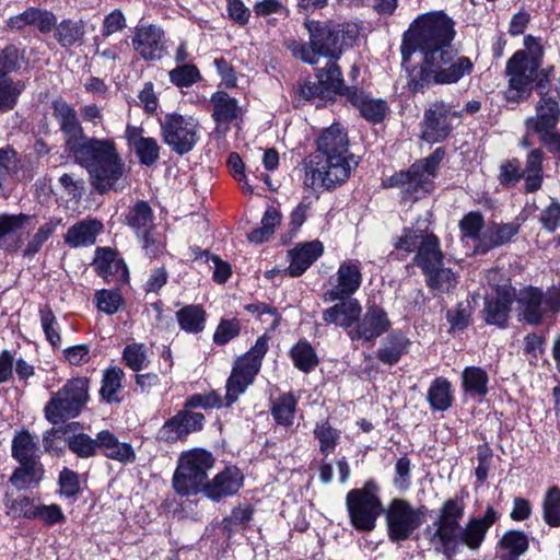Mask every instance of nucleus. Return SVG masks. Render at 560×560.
<instances>
[{
  "label": "nucleus",
  "mask_w": 560,
  "mask_h": 560,
  "mask_svg": "<svg viewBox=\"0 0 560 560\" xmlns=\"http://www.w3.org/2000/svg\"><path fill=\"white\" fill-rule=\"evenodd\" d=\"M454 36V22L441 11L421 14L410 24L402 36V62H408L416 51L422 55L421 63L408 70L407 84L412 92H423L433 84L456 83L470 73V59L457 56L452 48Z\"/></svg>",
  "instance_id": "f257e3e1"
},
{
  "label": "nucleus",
  "mask_w": 560,
  "mask_h": 560,
  "mask_svg": "<svg viewBox=\"0 0 560 560\" xmlns=\"http://www.w3.org/2000/svg\"><path fill=\"white\" fill-rule=\"evenodd\" d=\"M67 153L86 171L96 191L105 194L125 187L126 165L113 138L85 136Z\"/></svg>",
  "instance_id": "f03ea898"
},
{
  "label": "nucleus",
  "mask_w": 560,
  "mask_h": 560,
  "mask_svg": "<svg viewBox=\"0 0 560 560\" xmlns=\"http://www.w3.org/2000/svg\"><path fill=\"white\" fill-rule=\"evenodd\" d=\"M442 159L443 152L436 149L430 156L413 163L407 171L388 177L385 185L399 188L402 199L417 201L433 190V180Z\"/></svg>",
  "instance_id": "7ed1b4c3"
},
{
  "label": "nucleus",
  "mask_w": 560,
  "mask_h": 560,
  "mask_svg": "<svg viewBox=\"0 0 560 560\" xmlns=\"http://www.w3.org/2000/svg\"><path fill=\"white\" fill-rule=\"evenodd\" d=\"M509 77L506 98L513 102L526 100L533 90L534 83L539 94L547 90V74L540 70V62L528 60L527 52L516 51L508 60L505 68Z\"/></svg>",
  "instance_id": "20e7f679"
},
{
  "label": "nucleus",
  "mask_w": 560,
  "mask_h": 560,
  "mask_svg": "<svg viewBox=\"0 0 560 560\" xmlns=\"http://www.w3.org/2000/svg\"><path fill=\"white\" fill-rule=\"evenodd\" d=\"M213 465V455L203 448L183 452L173 476L174 490L180 495H191L202 491L208 472Z\"/></svg>",
  "instance_id": "39448f33"
},
{
  "label": "nucleus",
  "mask_w": 560,
  "mask_h": 560,
  "mask_svg": "<svg viewBox=\"0 0 560 560\" xmlns=\"http://www.w3.org/2000/svg\"><path fill=\"white\" fill-rule=\"evenodd\" d=\"M358 164L355 155L315 156L306 167L304 184L313 189H334L349 179Z\"/></svg>",
  "instance_id": "423d86ee"
},
{
  "label": "nucleus",
  "mask_w": 560,
  "mask_h": 560,
  "mask_svg": "<svg viewBox=\"0 0 560 560\" xmlns=\"http://www.w3.org/2000/svg\"><path fill=\"white\" fill-rule=\"evenodd\" d=\"M268 350V338L259 337L255 345L234 362L226 381L225 407L232 406L254 383L261 368V361Z\"/></svg>",
  "instance_id": "0eeeda50"
},
{
  "label": "nucleus",
  "mask_w": 560,
  "mask_h": 560,
  "mask_svg": "<svg viewBox=\"0 0 560 560\" xmlns=\"http://www.w3.org/2000/svg\"><path fill=\"white\" fill-rule=\"evenodd\" d=\"M380 488L374 480H369L360 489H352L346 495V506L352 526L361 532H371L376 520L384 513L378 495Z\"/></svg>",
  "instance_id": "6e6552de"
},
{
  "label": "nucleus",
  "mask_w": 560,
  "mask_h": 560,
  "mask_svg": "<svg viewBox=\"0 0 560 560\" xmlns=\"http://www.w3.org/2000/svg\"><path fill=\"white\" fill-rule=\"evenodd\" d=\"M89 401V380L74 377L69 380L61 389L54 393L45 406V417L57 424L66 418H75Z\"/></svg>",
  "instance_id": "1a4fd4ad"
},
{
  "label": "nucleus",
  "mask_w": 560,
  "mask_h": 560,
  "mask_svg": "<svg viewBox=\"0 0 560 560\" xmlns=\"http://www.w3.org/2000/svg\"><path fill=\"white\" fill-rule=\"evenodd\" d=\"M521 320L537 326L545 318L560 312V288L551 287L547 291L527 287L516 296Z\"/></svg>",
  "instance_id": "9d476101"
},
{
  "label": "nucleus",
  "mask_w": 560,
  "mask_h": 560,
  "mask_svg": "<svg viewBox=\"0 0 560 560\" xmlns=\"http://www.w3.org/2000/svg\"><path fill=\"white\" fill-rule=\"evenodd\" d=\"M387 536L392 542L411 537L424 522L422 508H415L404 499H393L384 510Z\"/></svg>",
  "instance_id": "9b49d317"
},
{
  "label": "nucleus",
  "mask_w": 560,
  "mask_h": 560,
  "mask_svg": "<svg viewBox=\"0 0 560 560\" xmlns=\"http://www.w3.org/2000/svg\"><path fill=\"white\" fill-rule=\"evenodd\" d=\"M465 514V502L463 494L447 499L439 510L438 517L433 523L434 530L427 529L431 545L440 552L443 547L454 545L455 534L459 530L460 521Z\"/></svg>",
  "instance_id": "f8f14e48"
},
{
  "label": "nucleus",
  "mask_w": 560,
  "mask_h": 560,
  "mask_svg": "<svg viewBox=\"0 0 560 560\" xmlns=\"http://www.w3.org/2000/svg\"><path fill=\"white\" fill-rule=\"evenodd\" d=\"M160 125L164 143L178 154L188 153L198 141V122L190 116L167 114Z\"/></svg>",
  "instance_id": "ddd939ff"
},
{
  "label": "nucleus",
  "mask_w": 560,
  "mask_h": 560,
  "mask_svg": "<svg viewBox=\"0 0 560 560\" xmlns=\"http://www.w3.org/2000/svg\"><path fill=\"white\" fill-rule=\"evenodd\" d=\"M497 520L498 512L492 506H488L482 517H472L464 527L460 526L459 530L455 534L454 545L450 548L443 547L440 552L444 553L447 558H452L458 552L460 546H466L471 550L479 549L488 529Z\"/></svg>",
  "instance_id": "4468645a"
},
{
  "label": "nucleus",
  "mask_w": 560,
  "mask_h": 560,
  "mask_svg": "<svg viewBox=\"0 0 560 560\" xmlns=\"http://www.w3.org/2000/svg\"><path fill=\"white\" fill-rule=\"evenodd\" d=\"M305 26L310 34V43L322 57L338 59L342 51L343 26L334 21L319 23L306 21Z\"/></svg>",
  "instance_id": "2eb2a0df"
},
{
  "label": "nucleus",
  "mask_w": 560,
  "mask_h": 560,
  "mask_svg": "<svg viewBox=\"0 0 560 560\" xmlns=\"http://www.w3.org/2000/svg\"><path fill=\"white\" fill-rule=\"evenodd\" d=\"M459 114L451 109L448 104L436 102L424 112L421 133L422 139L429 143H438L447 138L453 129L454 120Z\"/></svg>",
  "instance_id": "dca6fc26"
},
{
  "label": "nucleus",
  "mask_w": 560,
  "mask_h": 560,
  "mask_svg": "<svg viewBox=\"0 0 560 560\" xmlns=\"http://www.w3.org/2000/svg\"><path fill=\"white\" fill-rule=\"evenodd\" d=\"M515 299V289L508 279L491 285V290L487 292L485 298L483 312L487 324L504 327Z\"/></svg>",
  "instance_id": "f3484780"
},
{
  "label": "nucleus",
  "mask_w": 560,
  "mask_h": 560,
  "mask_svg": "<svg viewBox=\"0 0 560 560\" xmlns=\"http://www.w3.org/2000/svg\"><path fill=\"white\" fill-rule=\"evenodd\" d=\"M205 416L201 412L183 409L171 417L158 432V439L167 443L185 440L189 434L203 428Z\"/></svg>",
  "instance_id": "a211bd4d"
},
{
  "label": "nucleus",
  "mask_w": 560,
  "mask_h": 560,
  "mask_svg": "<svg viewBox=\"0 0 560 560\" xmlns=\"http://www.w3.org/2000/svg\"><path fill=\"white\" fill-rule=\"evenodd\" d=\"M361 282L360 261L353 259L342 261L337 270L336 284L323 295L324 302L331 303L339 299L351 298L359 290Z\"/></svg>",
  "instance_id": "6ab92c4d"
},
{
  "label": "nucleus",
  "mask_w": 560,
  "mask_h": 560,
  "mask_svg": "<svg viewBox=\"0 0 560 560\" xmlns=\"http://www.w3.org/2000/svg\"><path fill=\"white\" fill-rule=\"evenodd\" d=\"M536 105V115L526 119L528 131L538 135L539 140L544 136L555 132L560 118V107L556 98L548 96L546 91Z\"/></svg>",
  "instance_id": "aec40b11"
},
{
  "label": "nucleus",
  "mask_w": 560,
  "mask_h": 560,
  "mask_svg": "<svg viewBox=\"0 0 560 560\" xmlns=\"http://www.w3.org/2000/svg\"><path fill=\"white\" fill-rule=\"evenodd\" d=\"M390 327V322L386 312L372 305L368 307L364 316L355 323V325L348 330L349 338L354 340L371 341L380 337Z\"/></svg>",
  "instance_id": "412c9836"
},
{
  "label": "nucleus",
  "mask_w": 560,
  "mask_h": 560,
  "mask_svg": "<svg viewBox=\"0 0 560 560\" xmlns=\"http://www.w3.org/2000/svg\"><path fill=\"white\" fill-rule=\"evenodd\" d=\"M52 115L58 121L59 128L63 135L65 151L68 152L86 135L81 126L75 109L61 98L52 102Z\"/></svg>",
  "instance_id": "4be33fe9"
},
{
  "label": "nucleus",
  "mask_w": 560,
  "mask_h": 560,
  "mask_svg": "<svg viewBox=\"0 0 560 560\" xmlns=\"http://www.w3.org/2000/svg\"><path fill=\"white\" fill-rule=\"evenodd\" d=\"M131 42L144 60H160L165 55L164 33L155 25L138 26Z\"/></svg>",
  "instance_id": "5701e85b"
},
{
  "label": "nucleus",
  "mask_w": 560,
  "mask_h": 560,
  "mask_svg": "<svg viewBox=\"0 0 560 560\" xmlns=\"http://www.w3.org/2000/svg\"><path fill=\"white\" fill-rule=\"evenodd\" d=\"M244 482L243 472L235 466L226 467L203 486L202 492L213 501L235 494Z\"/></svg>",
  "instance_id": "b1692460"
},
{
  "label": "nucleus",
  "mask_w": 560,
  "mask_h": 560,
  "mask_svg": "<svg viewBox=\"0 0 560 560\" xmlns=\"http://www.w3.org/2000/svg\"><path fill=\"white\" fill-rule=\"evenodd\" d=\"M335 302L337 303L323 312V320L328 325L351 329L362 314L360 302L353 298H343Z\"/></svg>",
  "instance_id": "393cba45"
},
{
  "label": "nucleus",
  "mask_w": 560,
  "mask_h": 560,
  "mask_svg": "<svg viewBox=\"0 0 560 560\" xmlns=\"http://www.w3.org/2000/svg\"><path fill=\"white\" fill-rule=\"evenodd\" d=\"M34 226L33 215L25 213L0 214V246L7 250H16L21 242L16 234Z\"/></svg>",
  "instance_id": "a878e982"
},
{
  "label": "nucleus",
  "mask_w": 560,
  "mask_h": 560,
  "mask_svg": "<svg viewBox=\"0 0 560 560\" xmlns=\"http://www.w3.org/2000/svg\"><path fill=\"white\" fill-rule=\"evenodd\" d=\"M125 139L131 147L140 163L147 166L154 164L160 156V145L154 138L144 137L143 129L140 127L127 125Z\"/></svg>",
  "instance_id": "bb28decb"
},
{
  "label": "nucleus",
  "mask_w": 560,
  "mask_h": 560,
  "mask_svg": "<svg viewBox=\"0 0 560 560\" xmlns=\"http://www.w3.org/2000/svg\"><path fill=\"white\" fill-rule=\"evenodd\" d=\"M354 155L349 151V139L339 124L326 128L317 139V153L315 156Z\"/></svg>",
  "instance_id": "cd10ccee"
},
{
  "label": "nucleus",
  "mask_w": 560,
  "mask_h": 560,
  "mask_svg": "<svg viewBox=\"0 0 560 560\" xmlns=\"http://www.w3.org/2000/svg\"><path fill=\"white\" fill-rule=\"evenodd\" d=\"M323 252L324 246L319 241L298 244L288 253L290 259L288 271L290 276L299 277L304 273L322 256Z\"/></svg>",
  "instance_id": "c85d7f7f"
},
{
  "label": "nucleus",
  "mask_w": 560,
  "mask_h": 560,
  "mask_svg": "<svg viewBox=\"0 0 560 560\" xmlns=\"http://www.w3.org/2000/svg\"><path fill=\"white\" fill-rule=\"evenodd\" d=\"M79 422H71L62 428V434L68 448L80 458H90L96 454L100 447L98 434L96 439L83 432H77Z\"/></svg>",
  "instance_id": "c756f323"
},
{
  "label": "nucleus",
  "mask_w": 560,
  "mask_h": 560,
  "mask_svg": "<svg viewBox=\"0 0 560 560\" xmlns=\"http://www.w3.org/2000/svg\"><path fill=\"white\" fill-rule=\"evenodd\" d=\"M347 96L350 103L355 106L360 114L369 121L380 122L387 113V103L380 98H372L363 91L347 89Z\"/></svg>",
  "instance_id": "7c9ffc66"
},
{
  "label": "nucleus",
  "mask_w": 560,
  "mask_h": 560,
  "mask_svg": "<svg viewBox=\"0 0 560 560\" xmlns=\"http://www.w3.org/2000/svg\"><path fill=\"white\" fill-rule=\"evenodd\" d=\"M95 268L105 280L126 282L129 277L124 260L112 249H102L95 259Z\"/></svg>",
  "instance_id": "2f4dec72"
},
{
  "label": "nucleus",
  "mask_w": 560,
  "mask_h": 560,
  "mask_svg": "<svg viewBox=\"0 0 560 560\" xmlns=\"http://www.w3.org/2000/svg\"><path fill=\"white\" fill-rule=\"evenodd\" d=\"M518 233V225L515 223L493 224L482 232L478 245L474 246L475 254H486L490 249L502 246Z\"/></svg>",
  "instance_id": "473e14b6"
},
{
  "label": "nucleus",
  "mask_w": 560,
  "mask_h": 560,
  "mask_svg": "<svg viewBox=\"0 0 560 560\" xmlns=\"http://www.w3.org/2000/svg\"><path fill=\"white\" fill-rule=\"evenodd\" d=\"M100 448L103 450L107 458L117 460L122 464L133 463L136 454L132 446L118 439L108 430L98 432Z\"/></svg>",
  "instance_id": "72a5a7b5"
},
{
  "label": "nucleus",
  "mask_w": 560,
  "mask_h": 560,
  "mask_svg": "<svg viewBox=\"0 0 560 560\" xmlns=\"http://www.w3.org/2000/svg\"><path fill=\"white\" fill-rule=\"evenodd\" d=\"M11 454L19 463L39 462L38 439L27 430L15 432L12 439Z\"/></svg>",
  "instance_id": "f704fd0d"
},
{
  "label": "nucleus",
  "mask_w": 560,
  "mask_h": 560,
  "mask_svg": "<svg viewBox=\"0 0 560 560\" xmlns=\"http://www.w3.org/2000/svg\"><path fill=\"white\" fill-rule=\"evenodd\" d=\"M103 224L98 220H82L67 231L65 242L71 247L90 246L95 243Z\"/></svg>",
  "instance_id": "c9c22d12"
},
{
  "label": "nucleus",
  "mask_w": 560,
  "mask_h": 560,
  "mask_svg": "<svg viewBox=\"0 0 560 560\" xmlns=\"http://www.w3.org/2000/svg\"><path fill=\"white\" fill-rule=\"evenodd\" d=\"M410 343L409 338L402 332H392L384 340L382 348L377 352V358L385 364H396L408 352Z\"/></svg>",
  "instance_id": "e433bc0d"
},
{
  "label": "nucleus",
  "mask_w": 560,
  "mask_h": 560,
  "mask_svg": "<svg viewBox=\"0 0 560 560\" xmlns=\"http://www.w3.org/2000/svg\"><path fill=\"white\" fill-rule=\"evenodd\" d=\"M442 259L443 254L440 249L438 237L428 233L422 238V242H420L417 255L415 256L416 264L424 271L442 265Z\"/></svg>",
  "instance_id": "4c0bfd02"
},
{
  "label": "nucleus",
  "mask_w": 560,
  "mask_h": 560,
  "mask_svg": "<svg viewBox=\"0 0 560 560\" xmlns=\"http://www.w3.org/2000/svg\"><path fill=\"white\" fill-rule=\"evenodd\" d=\"M18 467L10 478V482L16 489L24 490L35 487L44 476V467L40 462L19 463Z\"/></svg>",
  "instance_id": "58836bf2"
},
{
  "label": "nucleus",
  "mask_w": 560,
  "mask_h": 560,
  "mask_svg": "<svg viewBox=\"0 0 560 560\" xmlns=\"http://www.w3.org/2000/svg\"><path fill=\"white\" fill-rule=\"evenodd\" d=\"M427 400L433 410H447L453 404L451 382L444 377H436L428 389Z\"/></svg>",
  "instance_id": "ea45409f"
},
{
  "label": "nucleus",
  "mask_w": 560,
  "mask_h": 560,
  "mask_svg": "<svg viewBox=\"0 0 560 560\" xmlns=\"http://www.w3.org/2000/svg\"><path fill=\"white\" fill-rule=\"evenodd\" d=\"M544 152L540 149L532 150L526 158V166L523 171L525 189L528 192L538 190L542 184Z\"/></svg>",
  "instance_id": "a19ab883"
},
{
  "label": "nucleus",
  "mask_w": 560,
  "mask_h": 560,
  "mask_svg": "<svg viewBox=\"0 0 560 560\" xmlns=\"http://www.w3.org/2000/svg\"><path fill=\"white\" fill-rule=\"evenodd\" d=\"M212 117L218 124H228L238 117L240 107L237 101L225 92H217L212 95Z\"/></svg>",
  "instance_id": "79ce46f5"
},
{
  "label": "nucleus",
  "mask_w": 560,
  "mask_h": 560,
  "mask_svg": "<svg viewBox=\"0 0 560 560\" xmlns=\"http://www.w3.org/2000/svg\"><path fill=\"white\" fill-rule=\"evenodd\" d=\"M125 373L118 366H113L104 371L102 385L100 389L101 397L107 402H119V394L122 389V377Z\"/></svg>",
  "instance_id": "37998d69"
},
{
  "label": "nucleus",
  "mask_w": 560,
  "mask_h": 560,
  "mask_svg": "<svg viewBox=\"0 0 560 560\" xmlns=\"http://www.w3.org/2000/svg\"><path fill=\"white\" fill-rule=\"evenodd\" d=\"M488 374L481 368L468 366L463 371V388L465 393L469 394L470 396H486L488 393Z\"/></svg>",
  "instance_id": "c03bdc74"
},
{
  "label": "nucleus",
  "mask_w": 560,
  "mask_h": 560,
  "mask_svg": "<svg viewBox=\"0 0 560 560\" xmlns=\"http://www.w3.org/2000/svg\"><path fill=\"white\" fill-rule=\"evenodd\" d=\"M24 89L25 84L22 81H14L9 75L0 72V113L13 109Z\"/></svg>",
  "instance_id": "a18cd8bd"
},
{
  "label": "nucleus",
  "mask_w": 560,
  "mask_h": 560,
  "mask_svg": "<svg viewBox=\"0 0 560 560\" xmlns=\"http://www.w3.org/2000/svg\"><path fill=\"white\" fill-rule=\"evenodd\" d=\"M179 327L189 334H199L205 328L206 313L199 305H187L176 313Z\"/></svg>",
  "instance_id": "49530a36"
},
{
  "label": "nucleus",
  "mask_w": 560,
  "mask_h": 560,
  "mask_svg": "<svg viewBox=\"0 0 560 560\" xmlns=\"http://www.w3.org/2000/svg\"><path fill=\"white\" fill-rule=\"evenodd\" d=\"M84 24L82 21L63 20L55 28L54 37L62 47H71L82 42Z\"/></svg>",
  "instance_id": "de8ad7c7"
},
{
  "label": "nucleus",
  "mask_w": 560,
  "mask_h": 560,
  "mask_svg": "<svg viewBox=\"0 0 560 560\" xmlns=\"http://www.w3.org/2000/svg\"><path fill=\"white\" fill-rule=\"evenodd\" d=\"M336 60L337 59L327 58L325 68L319 69L316 75L322 88L326 90L327 95L330 93H341L343 90L341 71L336 65Z\"/></svg>",
  "instance_id": "09e8293b"
},
{
  "label": "nucleus",
  "mask_w": 560,
  "mask_h": 560,
  "mask_svg": "<svg viewBox=\"0 0 560 560\" xmlns=\"http://www.w3.org/2000/svg\"><path fill=\"white\" fill-rule=\"evenodd\" d=\"M153 221L152 210L144 201L137 202L127 215V222L138 236L151 230Z\"/></svg>",
  "instance_id": "8fccbe9b"
},
{
  "label": "nucleus",
  "mask_w": 560,
  "mask_h": 560,
  "mask_svg": "<svg viewBox=\"0 0 560 560\" xmlns=\"http://www.w3.org/2000/svg\"><path fill=\"white\" fill-rule=\"evenodd\" d=\"M298 400L292 394L281 395L272 405L271 413L278 424H293Z\"/></svg>",
  "instance_id": "3c124183"
},
{
  "label": "nucleus",
  "mask_w": 560,
  "mask_h": 560,
  "mask_svg": "<svg viewBox=\"0 0 560 560\" xmlns=\"http://www.w3.org/2000/svg\"><path fill=\"white\" fill-rule=\"evenodd\" d=\"M281 222V213L276 208H268L261 219V225L248 234V241L260 244L267 241Z\"/></svg>",
  "instance_id": "603ef678"
},
{
  "label": "nucleus",
  "mask_w": 560,
  "mask_h": 560,
  "mask_svg": "<svg viewBox=\"0 0 560 560\" xmlns=\"http://www.w3.org/2000/svg\"><path fill=\"white\" fill-rule=\"evenodd\" d=\"M290 353L294 365L303 372L308 373L318 364V359L313 347L306 341L298 342L291 349Z\"/></svg>",
  "instance_id": "864d4df0"
},
{
  "label": "nucleus",
  "mask_w": 560,
  "mask_h": 560,
  "mask_svg": "<svg viewBox=\"0 0 560 560\" xmlns=\"http://www.w3.org/2000/svg\"><path fill=\"white\" fill-rule=\"evenodd\" d=\"M483 218L479 212H469L459 222L462 240L466 243L472 241V247L480 243L482 237Z\"/></svg>",
  "instance_id": "5fc2aeb1"
},
{
  "label": "nucleus",
  "mask_w": 560,
  "mask_h": 560,
  "mask_svg": "<svg viewBox=\"0 0 560 560\" xmlns=\"http://www.w3.org/2000/svg\"><path fill=\"white\" fill-rule=\"evenodd\" d=\"M314 435L318 440L320 453L325 456L335 451L340 438L338 431L327 420L316 423Z\"/></svg>",
  "instance_id": "6e6d98bb"
},
{
  "label": "nucleus",
  "mask_w": 560,
  "mask_h": 560,
  "mask_svg": "<svg viewBox=\"0 0 560 560\" xmlns=\"http://www.w3.org/2000/svg\"><path fill=\"white\" fill-rule=\"evenodd\" d=\"M542 517L549 526H560V488L555 486L546 492L542 501Z\"/></svg>",
  "instance_id": "4d7b16f0"
},
{
  "label": "nucleus",
  "mask_w": 560,
  "mask_h": 560,
  "mask_svg": "<svg viewBox=\"0 0 560 560\" xmlns=\"http://www.w3.org/2000/svg\"><path fill=\"white\" fill-rule=\"evenodd\" d=\"M430 288L448 292L457 283L456 275L448 268L440 266L432 267L431 270H424Z\"/></svg>",
  "instance_id": "13d9d810"
},
{
  "label": "nucleus",
  "mask_w": 560,
  "mask_h": 560,
  "mask_svg": "<svg viewBox=\"0 0 560 560\" xmlns=\"http://www.w3.org/2000/svg\"><path fill=\"white\" fill-rule=\"evenodd\" d=\"M500 547L510 556L520 558L528 549V537L522 530H508L500 539Z\"/></svg>",
  "instance_id": "bf43d9fd"
},
{
  "label": "nucleus",
  "mask_w": 560,
  "mask_h": 560,
  "mask_svg": "<svg viewBox=\"0 0 560 560\" xmlns=\"http://www.w3.org/2000/svg\"><path fill=\"white\" fill-rule=\"evenodd\" d=\"M40 325L44 330L46 340L54 347L58 348L61 345L60 326L58 320L48 306L39 308Z\"/></svg>",
  "instance_id": "052dcab7"
},
{
  "label": "nucleus",
  "mask_w": 560,
  "mask_h": 560,
  "mask_svg": "<svg viewBox=\"0 0 560 560\" xmlns=\"http://www.w3.org/2000/svg\"><path fill=\"white\" fill-rule=\"evenodd\" d=\"M122 361L135 372L147 369L149 364L148 348L143 343L128 345L122 351Z\"/></svg>",
  "instance_id": "680f3d73"
},
{
  "label": "nucleus",
  "mask_w": 560,
  "mask_h": 560,
  "mask_svg": "<svg viewBox=\"0 0 560 560\" xmlns=\"http://www.w3.org/2000/svg\"><path fill=\"white\" fill-rule=\"evenodd\" d=\"M170 81L178 88H187L198 82L201 78L195 65H182L168 72Z\"/></svg>",
  "instance_id": "e2e57ef3"
},
{
  "label": "nucleus",
  "mask_w": 560,
  "mask_h": 560,
  "mask_svg": "<svg viewBox=\"0 0 560 560\" xmlns=\"http://www.w3.org/2000/svg\"><path fill=\"white\" fill-rule=\"evenodd\" d=\"M60 223V220H50L43 224L37 232L33 235V237L28 241L25 249L24 256H34L37 254L43 247L44 243L50 237V235L55 232L57 225Z\"/></svg>",
  "instance_id": "0e129e2a"
},
{
  "label": "nucleus",
  "mask_w": 560,
  "mask_h": 560,
  "mask_svg": "<svg viewBox=\"0 0 560 560\" xmlns=\"http://www.w3.org/2000/svg\"><path fill=\"white\" fill-rule=\"evenodd\" d=\"M546 339L535 332L528 334L524 338L523 352L530 365H537L540 357L545 352Z\"/></svg>",
  "instance_id": "69168bd1"
},
{
  "label": "nucleus",
  "mask_w": 560,
  "mask_h": 560,
  "mask_svg": "<svg viewBox=\"0 0 560 560\" xmlns=\"http://www.w3.org/2000/svg\"><path fill=\"white\" fill-rule=\"evenodd\" d=\"M248 313L256 314L262 324L267 325V330H273L278 327L280 322V314L278 311L266 303H252L245 306Z\"/></svg>",
  "instance_id": "338daca9"
},
{
  "label": "nucleus",
  "mask_w": 560,
  "mask_h": 560,
  "mask_svg": "<svg viewBox=\"0 0 560 560\" xmlns=\"http://www.w3.org/2000/svg\"><path fill=\"white\" fill-rule=\"evenodd\" d=\"M8 514L12 517H26V518H35V513L37 509V504L34 500L20 495L15 499L8 500L7 502Z\"/></svg>",
  "instance_id": "774afa93"
}]
</instances>
